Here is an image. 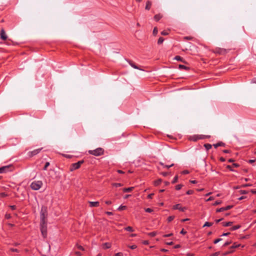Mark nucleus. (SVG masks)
Here are the masks:
<instances>
[{
	"mask_svg": "<svg viewBox=\"0 0 256 256\" xmlns=\"http://www.w3.org/2000/svg\"><path fill=\"white\" fill-rule=\"evenodd\" d=\"M131 66H132L133 68H136V69H138V70H142V69L141 68H140L138 66H136L134 62H129Z\"/></svg>",
	"mask_w": 256,
	"mask_h": 256,
	"instance_id": "6ab92c4d",
	"label": "nucleus"
},
{
	"mask_svg": "<svg viewBox=\"0 0 256 256\" xmlns=\"http://www.w3.org/2000/svg\"><path fill=\"white\" fill-rule=\"evenodd\" d=\"M126 208V206L122 205L118 208V210L119 211H121V210H124Z\"/></svg>",
	"mask_w": 256,
	"mask_h": 256,
	"instance_id": "393cba45",
	"label": "nucleus"
},
{
	"mask_svg": "<svg viewBox=\"0 0 256 256\" xmlns=\"http://www.w3.org/2000/svg\"><path fill=\"white\" fill-rule=\"evenodd\" d=\"M174 60H177L178 61H182L183 62H185L184 60H182V58L180 56H176L174 58Z\"/></svg>",
	"mask_w": 256,
	"mask_h": 256,
	"instance_id": "aec40b11",
	"label": "nucleus"
},
{
	"mask_svg": "<svg viewBox=\"0 0 256 256\" xmlns=\"http://www.w3.org/2000/svg\"><path fill=\"white\" fill-rule=\"evenodd\" d=\"M178 68L180 69H184V70H187L189 68L188 67H186V66L182 65V64H179Z\"/></svg>",
	"mask_w": 256,
	"mask_h": 256,
	"instance_id": "bb28decb",
	"label": "nucleus"
},
{
	"mask_svg": "<svg viewBox=\"0 0 256 256\" xmlns=\"http://www.w3.org/2000/svg\"><path fill=\"white\" fill-rule=\"evenodd\" d=\"M172 236V234L170 233V234H164V235L163 236L164 237V238H166V237L170 236Z\"/></svg>",
	"mask_w": 256,
	"mask_h": 256,
	"instance_id": "6e6d98bb",
	"label": "nucleus"
},
{
	"mask_svg": "<svg viewBox=\"0 0 256 256\" xmlns=\"http://www.w3.org/2000/svg\"><path fill=\"white\" fill-rule=\"evenodd\" d=\"M221 203H222L221 201L216 200L214 204V206H217V205H218V204H220Z\"/></svg>",
	"mask_w": 256,
	"mask_h": 256,
	"instance_id": "de8ad7c7",
	"label": "nucleus"
},
{
	"mask_svg": "<svg viewBox=\"0 0 256 256\" xmlns=\"http://www.w3.org/2000/svg\"><path fill=\"white\" fill-rule=\"evenodd\" d=\"M160 164H161L162 166H164V168H168L172 166L174 164H172L170 165H164L162 162H160Z\"/></svg>",
	"mask_w": 256,
	"mask_h": 256,
	"instance_id": "4be33fe9",
	"label": "nucleus"
},
{
	"mask_svg": "<svg viewBox=\"0 0 256 256\" xmlns=\"http://www.w3.org/2000/svg\"><path fill=\"white\" fill-rule=\"evenodd\" d=\"M205 138H210V136H200L199 138L200 139H203Z\"/></svg>",
	"mask_w": 256,
	"mask_h": 256,
	"instance_id": "a18cd8bd",
	"label": "nucleus"
},
{
	"mask_svg": "<svg viewBox=\"0 0 256 256\" xmlns=\"http://www.w3.org/2000/svg\"><path fill=\"white\" fill-rule=\"evenodd\" d=\"M194 193V191L192 190H188L186 192V194H192Z\"/></svg>",
	"mask_w": 256,
	"mask_h": 256,
	"instance_id": "09e8293b",
	"label": "nucleus"
},
{
	"mask_svg": "<svg viewBox=\"0 0 256 256\" xmlns=\"http://www.w3.org/2000/svg\"><path fill=\"white\" fill-rule=\"evenodd\" d=\"M0 36L1 39H2V40H6L8 38L6 34L5 30L3 28H2L0 30Z\"/></svg>",
	"mask_w": 256,
	"mask_h": 256,
	"instance_id": "9d476101",
	"label": "nucleus"
},
{
	"mask_svg": "<svg viewBox=\"0 0 256 256\" xmlns=\"http://www.w3.org/2000/svg\"><path fill=\"white\" fill-rule=\"evenodd\" d=\"M240 246L241 245L240 244H238L235 242L233 244V245L232 246H230V248H238L240 247Z\"/></svg>",
	"mask_w": 256,
	"mask_h": 256,
	"instance_id": "b1692460",
	"label": "nucleus"
},
{
	"mask_svg": "<svg viewBox=\"0 0 256 256\" xmlns=\"http://www.w3.org/2000/svg\"><path fill=\"white\" fill-rule=\"evenodd\" d=\"M204 146L206 148V149L207 150H210L212 148V146L210 144H204Z\"/></svg>",
	"mask_w": 256,
	"mask_h": 256,
	"instance_id": "412c9836",
	"label": "nucleus"
},
{
	"mask_svg": "<svg viewBox=\"0 0 256 256\" xmlns=\"http://www.w3.org/2000/svg\"><path fill=\"white\" fill-rule=\"evenodd\" d=\"M106 213L108 216H112L113 214V213L112 212H106Z\"/></svg>",
	"mask_w": 256,
	"mask_h": 256,
	"instance_id": "0e129e2a",
	"label": "nucleus"
},
{
	"mask_svg": "<svg viewBox=\"0 0 256 256\" xmlns=\"http://www.w3.org/2000/svg\"><path fill=\"white\" fill-rule=\"evenodd\" d=\"M182 184H178L176 186V190H180L182 188Z\"/></svg>",
	"mask_w": 256,
	"mask_h": 256,
	"instance_id": "e433bc0d",
	"label": "nucleus"
},
{
	"mask_svg": "<svg viewBox=\"0 0 256 256\" xmlns=\"http://www.w3.org/2000/svg\"><path fill=\"white\" fill-rule=\"evenodd\" d=\"M148 234L150 236H152V237H154V236H156V232H150Z\"/></svg>",
	"mask_w": 256,
	"mask_h": 256,
	"instance_id": "f704fd0d",
	"label": "nucleus"
},
{
	"mask_svg": "<svg viewBox=\"0 0 256 256\" xmlns=\"http://www.w3.org/2000/svg\"><path fill=\"white\" fill-rule=\"evenodd\" d=\"M231 243V242H226L224 244V246H228Z\"/></svg>",
	"mask_w": 256,
	"mask_h": 256,
	"instance_id": "5fc2aeb1",
	"label": "nucleus"
},
{
	"mask_svg": "<svg viewBox=\"0 0 256 256\" xmlns=\"http://www.w3.org/2000/svg\"><path fill=\"white\" fill-rule=\"evenodd\" d=\"M219 254H220L219 252H216L214 253V254H212V256H218Z\"/></svg>",
	"mask_w": 256,
	"mask_h": 256,
	"instance_id": "774afa93",
	"label": "nucleus"
},
{
	"mask_svg": "<svg viewBox=\"0 0 256 256\" xmlns=\"http://www.w3.org/2000/svg\"><path fill=\"white\" fill-rule=\"evenodd\" d=\"M10 250L12 252H19V250L16 249V248H10Z\"/></svg>",
	"mask_w": 256,
	"mask_h": 256,
	"instance_id": "58836bf2",
	"label": "nucleus"
},
{
	"mask_svg": "<svg viewBox=\"0 0 256 256\" xmlns=\"http://www.w3.org/2000/svg\"><path fill=\"white\" fill-rule=\"evenodd\" d=\"M42 184L41 180H35L31 183L30 186L32 190H37L40 189Z\"/></svg>",
	"mask_w": 256,
	"mask_h": 256,
	"instance_id": "7ed1b4c3",
	"label": "nucleus"
},
{
	"mask_svg": "<svg viewBox=\"0 0 256 256\" xmlns=\"http://www.w3.org/2000/svg\"><path fill=\"white\" fill-rule=\"evenodd\" d=\"M154 195V194H153V193L150 194L148 196V198L149 199H152V196Z\"/></svg>",
	"mask_w": 256,
	"mask_h": 256,
	"instance_id": "864d4df0",
	"label": "nucleus"
},
{
	"mask_svg": "<svg viewBox=\"0 0 256 256\" xmlns=\"http://www.w3.org/2000/svg\"><path fill=\"white\" fill-rule=\"evenodd\" d=\"M130 248L131 249H132V250H134V249H135V248H136V245H132V246H130Z\"/></svg>",
	"mask_w": 256,
	"mask_h": 256,
	"instance_id": "338daca9",
	"label": "nucleus"
},
{
	"mask_svg": "<svg viewBox=\"0 0 256 256\" xmlns=\"http://www.w3.org/2000/svg\"><path fill=\"white\" fill-rule=\"evenodd\" d=\"M75 254L77 256H82V254L80 252H75Z\"/></svg>",
	"mask_w": 256,
	"mask_h": 256,
	"instance_id": "052dcab7",
	"label": "nucleus"
},
{
	"mask_svg": "<svg viewBox=\"0 0 256 256\" xmlns=\"http://www.w3.org/2000/svg\"><path fill=\"white\" fill-rule=\"evenodd\" d=\"M178 176H176L174 177V179H173V180H172V184H174V183H176V182H178Z\"/></svg>",
	"mask_w": 256,
	"mask_h": 256,
	"instance_id": "c9c22d12",
	"label": "nucleus"
},
{
	"mask_svg": "<svg viewBox=\"0 0 256 256\" xmlns=\"http://www.w3.org/2000/svg\"><path fill=\"white\" fill-rule=\"evenodd\" d=\"M240 228V225H236L230 228V230L232 231L236 230Z\"/></svg>",
	"mask_w": 256,
	"mask_h": 256,
	"instance_id": "f3484780",
	"label": "nucleus"
},
{
	"mask_svg": "<svg viewBox=\"0 0 256 256\" xmlns=\"http://www.w3.org/2000/svg\"><path fill=\"white\" fill-rule=\"evenodd\" d=\"M246 198V196H240V198H238V200H242L245 199V198Z\"/></svg>",
	"mask_w": 256,
	"mask_h": 256,
	"instance_id": "69168bd1",
	"label": "nucleus"
},
{
	"mask_svg": "<svg viewBox=\"0 0 256 256\" xmlns=\"http://www.w3.org/2000/svg\"><path fill=\"white\" fill-rule=\"evenodd\" d=\"M88 153L92 155L98 156L104 154V150L101 148H98L94 150H88Z\"/></svg>",
	"mask_w": 256,
	"mask_h": 256,
	"instance_id": "f03ea898",
	"label": "nucleus"
},
{
	"mask_svg": "<svg viewBox=\"0 0 256 256\" xmlns=\"http://www.w3.org/2000/svg\"><path fill=\"white\" fill-rule=\"evenodd\" d=\"M115 256H123V254L122 252H118L115 254Z\"/></svg>",
	"mask_w": 256,
	"mask_h": 256,
	"instance_id": "4d7b16f0",
	"label": "nucleus"
},
{
	"mask_svg": "<svg viewBox=\"0 0 256 256\" xmlns=\"http://www.w3.org/2000/svg\"><path fill=\"white\" fill-rule=\"evenodd\" d=\"M84 160H82L78 161V162L72 164L70 166V172H72L78 169L80 167L81 165L84 164Z\"/></svg>",
	"mask_w": 256,
	"mask_h": 256,
	"instance_id": "20e7f679",
	"label": "nucleus"
},
{
	"mask_svg": "<svg viewBox=\"0 0 256 256\" xmlns=\"http://www.w3.org/2000/svg\"><path fill=\"white\" fill-rule=\"evenodd\" d=\"M232 223L233 222H224L222 223V224L224 226H232Z\"/></svg>",
	"mask_w": 256,
	"mask_h": 256,
	"instance_id": "a211bd4d",
	"label": "nucleus"
},
{
	"mask_svg": "<svg viewBox=\"0 0 256 256\" xmlns=\"http://www.w3.org/2000/svg\"><path fill=\"white\" fill-rule=\"evenodd\" d=\"M145 212H146L150 213V212H153V210H152L150 208H145Z\"/></svg>",
	"mask_w": 256,
	"mask_h": 256,
	"instance_id": "ea45409f",
	"label": "nucleus"
},
{
	"mask_svg": "<svg viewBox=\"0 0 256 256\" xmlns=\"http://www.w3.org/2000/svg\"><path fill=\"white\" fill-rule=\"evenodd\" d=\"M232 208V206H228L226 207H222L216 210V212H222L224 210H228L231 209Z\"/></svg>",
	"mask_w": 256,
	"mask_h": 256,
	"instance_id": "1a4fd4ad",
	"label": "nucleus"
},
{
	"mask_svg": "<svg viewBox=\"0 0 256 256\" xmlns=\"http://www.w3.org/2000/svg\"><path fill=\"white\" fill-rule=\"evenodd\" d=\"M10 207L12 210H15L16 209V206L14 205L10 206Z\"/></svg>",
	"mask_w": 256,
	"mask_h": 256,
	"instance_id": "13d9d810",
	"label": "nucleus"
},
{
	"mask_svg": "<svg viewBox=\"0 0 256 256\" xmlns=\"http://www.w3.org/2000/svg\"><path fill=\"white\" fill-rule=\"evenodd\" d=\"M42 150V148H38V149L34 150L31 152H28V156L29 157H30V158L34 156H36L37 154H38L39 152H40Z\"/></svg>",
	"mask_w": 256,
	"mask_h": 256,
	"instance_id": "0eeeda50",
	"label": "nucleus"
},
{
	"mask_svg": "<svg viewBox=\"0 0 256 256\" xmlns=\"http://www.w3.org/2000/svg\"><path fill=\"white\" fill-rule=\"evenodd\" d=\"M104 248H109L111 247V244L110 243L106 242L104 244Z\"/></svg>",
	"mask_w": 256,
	"mask_h": 256,
	"instance_id": "5701e85b",
	"label": "nucleus"
},
{
	"mask_svg": "<svg viewBox=\"0 0 256 256\" xmlns=\"http://www.w3.org/2000/svg\"><path fill=\"white\" fill-rule=\"evenodd\" d=\"M164 41V38L162 37H160L158 40V44H162Z\"/></svg>",
	"mask_w": 256,
	"mask_h": 256,
	"instance_id": "cd10ccee",
	"label": "nucleus"
},
{
	"mask_svg": "<svg viewBox=\"0 0 256 256\" xmlns=\"http://www.w3.org/2000/svg\"><path fill=\"white\" fill-rule=\"evenodd\" d=\"M134 187H130V188H124L122 189V191L124 192H132L134 190Z\"/></svg>",
	"mask_w": 256,
	"mask_h": 256,
	"instance_id": "2eb2a0df",
	"label": "nucleus"
},
{
	"mask_svg": "<svg viewBox=\"0 0 256 256\" xmlns=\"http://www.w3.org/2000/svg\"><path fill=\"white\" fill-rule=\"evenodd\" d=\"M162 175L164 176H166L168 174V172H162L160 173Z\"/></svg>",
	"mask_w": 256,
	"mask_h": 256,
	"instance_id": "3c124183",
	"label": "nucleus"
},
{
	"mask_svg": "<svg viewBox=\"0 0 256 256\" xmlns=\"http://www.w3.org/2000/svg\"><path fill=\"white\" fill-rule=\"evenodd\" d=\"M46 215L44 212H42V210L40 212V222H46Z\"/></svg>",
	"mask_w": 256,
	"mask_h": 256,
	"instance_id": "f8f14e48",
	"label": "nucleus"
},
{
	"mask_svg": "<svg viewBox=\"0 0 256 256\" xmlns=\"http://www.w3.org/2000/svg\"><path fill=\"white\" fill-rule=\"evenodd\" d=\"M113 186H115L116 188L120 187L123 186V184L121 183H113L112 184Z\"/></svg>",
	"mask_w": 256,
	"mask_h": 256,
	"instance_id": "a878e982",
	"label": "nucleus"
},
{
	"mask_svg": "<svg viewBox=\"0 0 256 256\" xmlns=\"http://www.w3.org/2000/svg\"><path fill=\"white\" fill-rule=\"evenodd\" d=\"M152 5V2L150 1V0H148L146 2L145 9L146 10H149L151 8Z\"/></svg>",
	"mask_w": 256,
	"mask_h": 256,
	"instance_id": "ddd939ff",
	"label": "nucleus"
},
{
	"mask_svg": "<svg viewBox=\"0 0 256 256\" xmlns=\"http://www.w3.org/2000/svg\"><path fill=\"white\" fill-rule=\"evenodd\" d=\"M77 248L80 250H84V248L82 246L77 244Z\"/></svg>",
	"mask_w": 256,
	"mask_h": 256,
	"instance_id": "603ef678",
	"label": "nucleus"
},
{
	"mask_svg": "<svg viewBox=\"0 0 256 256\" xmlns=\"http://www.w3.org/2000/svg\"><path fill=\"white\" fill-rule=\"evenodd\" d=\"M172 209L173 210H178L181 212H185L187 210V208L186 207H182L181 204H176V205L173 206Z\"/></svg>",
	"mask_w": 256,
	"mask_h": 256,
	"instance_id": "423d86ee",
	"label": "nucleus"
},
{
	"mask_svg": "<svg viewBox=\"0 0 256 256\" xmlns=\"http://www.w3.org/2000/svg\"><path fill=\"white\" fill-rule=\"evenodd\" d=\"M5 218L6 219H10L11 218V215L10 214H5Z\"/></svg>",
	"mask_w": 256,
	"mask_h": 256,
	"instance_id": "79ce46f5",
	"label": "nucleus"
},
{
	"mask_svg": "<svg viewBox=\"0 0 256 256\" xmlns=\"http://www.w3.org/2000/svg\"><path fill=\"white\" fill-rule=\"evenodd\" d=\"M162 18V16L160 14H156L154 16V20L158 22Z\"/></svg>",
	"mask_w": 256,
	"mask_h": 256,
	"instance_id": "dca6fc26",
	"label": "nucleus"
},
{
	"mask_svg": "<svg viewBox=\"0 0 256 256\" xmlns=\"http://www.w3.org/2000/svg\"><path fill=\"white\" fill-rule=\"evenodd\" d=\"M12 167V166L11 165H9L0 168V174L6 172L9 170H10V168Z\"/></svg>",
	"mask_w": 256,
	"mask_h": 256,
	"instance_id": "6e6552de",
	"label": "nucleus"
},
{
	"mask_svg": "<svg viewBox=\"0 0 256 256\" xmlns=\"http://www.w3.org/2000/svg\"><path fill=\"white\" fill-rule=\"evenodd\" d=\"M180 233L182 234H185L186 233V232L184 230V229H182L180 231Z\"/></svg>",
	"mask_w": 256,
	"mask_h": 256,
	"instance_id": "bf43d9fd",
	"label": "nucleus"
},
{
	"mask_svg": "<svg viewBox=\"0 0 256 256\" xmlns=\"http://www.w3.org/2000/svg\"><path fill=\"white\" fill-rule=\"evenodd\" d=\"M226 168H228V170H230L232 172H234V170L232 168V166L228 165L226 166Z\"/></svg>",
	"mask_w": 256,
	"mask_h": 256,
	"instance_id": "8fccbe9b",
	"label": "nucleus"
},
{
	"mask_svg": "<svg viewBox=\"0 0 256 256\" xmlns=\"http://www.w3.org/2000/svg\"><path fill=\"white\" fill-rule=\"evenodd\" d=\"M8 194H6V192H1L0 193V198H5L6 196H8Z\"/></svg>",
	"mask_w": 256,
	"mask_h": 256,
	"instance_id": "c756f323",
	"label": "nucleus"
},
{
	"mask_svg": "<svg viewBox=\"0 0 256 256\" xmlns=\"http://www.w3.org/2000/svg\"><path fill=\"white\" fill-rule=\"evenodd\" d=\"M230 50V49H226L223 48H217L214 50H212V52L216 54H225L228 53Z\"/></svg>",
	"mask_w": 256,
	"mask_h": 256,
	"instance_id": "39448f33",
	"label": "nucleus"
},
{
	"mask_svg": "<svg viewBox=\"0 0 256 256\" xmlns=\"http://www.w3.org/2000/svg\"><path fill=\"white\" fill-rule=\"evenodd\" d=\"M162 182L161 179H158L154 182V185L156 186H158Z\"/></svg>",
	"mask_w": 256,
	"mask_h": 256,
	"instance_id": "7c9ffc66",
	"label": "nucleus"
},
{
	"mask_svg": "<svg viewBox=\"0 0 256 256\" xmlns=\"http://www.w3.org/2000/svg\"><path fill=\"white\" fill-rule=\"evenodd\" d=\"M213 146L215 148H216L218 146H224L226 144L222 142H220L216 144H214Z\"/></svg>",
	"mask_w": 256,
	"mask_h": 256,
	"instance_id": "4468645a",
	"label": "nucleus"
},
{
	"mask_svg": "<svg viewBox=\"0 0 256 256\" xmlns=\"http://www.w3.org/2000/svg\"><path fill=\"white\" fill-rule=\"evenodd\" d=\"M240 193L242 194H248V192L246 190H240Z\"/></svg>",
	"mask_w": 256,
	"mask_h": 256,
	"instance_id": "a19ab883",
	"label": "nucleus"
},
{
	"mask_svg": "<svg viewBox=\"0 0 256 256\" xmlns=\"http://www.w3.org/2000/svg\"><path fill=\"white\" fill-rule=\"evenodd\" d=\"M232 166L236 168H238L240 166V165L238 164L234 163L232 164Z\"/></svg>",
	"mask_w": 256,
	"mask_h": 256,
	"instance_id": "e2e57ef3",
	"label": "nucleus"
},
{
	"mask_svg": "<svg viewBox=\"0 0 256 256\" xmlns=\"http://www.w3.org/2000/svg\"><path fill=\"white\" fill-rule=\"evenodd\" d=\"M40 230L42 236L46 238L47 236V223L46 222H40Z\"/></svg>",
	"mask_w": 256,
	"mask_h": 256,
	"instance_id": "f257e3e1",
	"label": "nucleus"
},
{
	"mask_svg": "<svg viewBox=\"0 0 256 256\" xmlns=\"http://www.w3.org/2000/svg\"><path fill=\"white\" fill-rule=\"evenodd\" d=\"M212 225V222H206L203 226L204 227V226H210Z\"/></svg>",
	"mask_w": 256,
	"mask_h": 256,
	"instance_id": "473e14b6",
	"label": "nucleus"
},
{
	"mask_svg": "<svg viewBox=\"0 0 256 256\" xmlns=\"http://www.w3.org/2000/svg\"><path fill=\"white\" fill-rule=\"evenodd\" d=\"M50 166V162H46V164H45V165L44 167V170H47V168Z\"/></svg>",
	"mask_w": 256,
	"mask_h": 256,
	"instance_id": "4c0bfd02",
	"label": "nucleus"
},
{
	"mask_svg": "<svg viewBox=\"0 0 256 256\" xmlns=\"http://www.w3.org/2000/svg\"><path fill=\"white\" fill-rule=\"evenodd\" d=\"M158 32V30L156 27H155L152 32V34L154 36H156Z\"/></svg>",
	"mask_w": 256,
	"mask_h": 256,
	"instance_id": "2f4dec72",
	"label": "nucleus"
},
{
	"mask_svg": "<svg viewBox=\"0 0 256 256\" xmlns=\"http://www.w3.org/2000/svg\"><path fill=\"white\" fill-rule=\"evenodd\" d=\"M125 230L128 232H134V229L132 227L128 226L124 228Z\"/></svg>",
	"mask_w": 256,
	"mask_h": 256,
	"instance_id": "c85d7f7f",
	"label": "nucleus"
},
{
	"mask_svg": "<svg viewBox=\"0 0 256 256\" xmlns=\"http://www.w3.org/2000/svg\"><path fill=\"white\" fill-rule=\"evenodd\" d=\"M90 207H98L100 205L98 202H88Z\"/></svg>",
	"mask_w": 256,
	"mask_h": 256,
	"instance_id": "9b49d317",
	"label": "nucleus"
},
{
	"mask_svg": "<svg viewBox=\"0 0 256 256\" xmlns=\"http://www.w3.org/2000/svg\"><path fill=\"white\" fill-rule=\"evenodd\" d=\"M174 216H170L168 218V222H170L171 221H172L174 219Z\"/></svg>",
	"mask_w": 256,
	"mask_h": 256,
	"instance_id": "72a5a7b5",
	"label": "nucleus"
},
{
	"mask_svg": "<svg viewBox=\"0 0 256 256\" xmlns=\"http://www.w3.org/2000/svg\"><path fill=\"white\" fill-rule=\"evenodd\" d=\"M184 39L186 40H192L193 39V38L192 36H184Z\"/></svg>",
	"mask_w": 256,
	"mask_h": 256,
	"instance_id": "49530a36",
	"label": "nucleus"
},
{
	"mask_svg": "<svg viewBox=\"0 0 256 256\" xmlns=\"http://www.w3.org/2000/svg\"><path fill=\"white\" fill-rule=\"evenodd\" d=\"M161 34L163 36H166L168 34V32L164 30L161 32Z\"/></svg>",
	"mask_w": 256,
	"mask_h": 256,
	"instance_id": "c03bdc74",
	"label": "nucleus"
},
{
	"mask_svg": "<svg viewBox=\"0 0 256 256\" xmlns=\"http://www.w3.org/2000/svg\"><path fill=\"white\" fill-rule=\"evenodd\" d=\"M214 200V198L213 196H210L208 200H206V201L207 202L210 201V200Z\"/></svg>",
	"mask_w": 256,
	"mask_h": 256,
	"instance_id": "680f3d73",
	"label": "nucleus"
},
{
	"mask_svg": "<svg viewBox=\"0 0 256 256\" xmlns=\"http://www.w3.org/2000/svg\"><path fill=\"white\" fill-rule=\"evenodd\" d=\"M222 240V238H217L216 240H215L214 242V243L216 244L217 243H218V242H220V241Z\"/></svg>",
	"mask_w": 256,
	"mask_h": 256,
	"instance_id": "37998d69",
	"label": "nucleus"
}]
</instances>
